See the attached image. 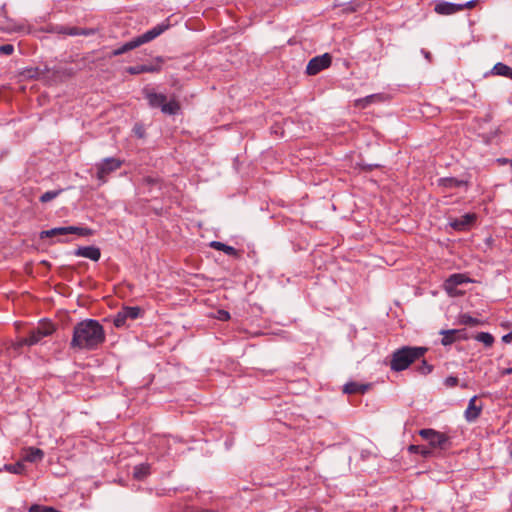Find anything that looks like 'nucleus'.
Masks as SVG:
<instances>
[{
    "instance_id": "obj_8",
    "label": "nucleus",
    "mask_w": 512,
    "mask_h": 512,
    "mask_svg": "<svg viewBox=\"0 0 512 512\" xmlns=\"http://www.w3.org/2000/svg\"><path fill=\"white\" fill-rule=\"evenodd\" d=\"M332 58L330 54L325 53L320 56L313 57L307 64L306 73L308 75H316L331 65Z\"/></svg>"
},
{
    "instance_id": "obj_4",
    "label": "nucleus",
    "mask_w": 512,
    "mask_h": 512,
    "mask_svg": "<svg viewBox=\"0 0 512 512\" xmlns=\"http://www.w3.org/2000/svg\"><path fill=\"white\" fill-rule=\"evenodd\" d=\"M54 326L51 323H41L38 327L31 330L29 335L24 338H20L16 343V348H20L24 345L32 346L38 344L44 337L49 336L53 333Z\"/></svg>"
},
{
    "instance_id": "obj_36",
    "label": "nucleus",
    "mask_w": 512,
    "mask_h": 512,
    "mask_svg": "<svg viewBox=\"0 0 512 512\" xmlns=\"http://www.w3.org/2000/svg\"><path fill=\"white\" fill-rule=\"evenodd\" d=\"M376 97H377V95H374V94L366 96L365 98L357 100V105H360L362 107H366L367 105L372 103L373 99L376 98Z\"/></svg>"
},
{
    "instance_id": "obj_10",
    "label": "nucleus",
    "mask_w": 512,
    "mask_h": 512,
    "mask_svg": "<svg viewBox=\"0 0 512 512\" xmlns=\"http://www.w3.org/2000/svg\"><path fill=\"white\" fill-rule=\"evenodd\" d=\"M476 218V214L466 213L459 218L451 219L450 226L457 231H465L472 226Z\"/></svg>"
},
{
    "instance_id": "obj_35",
    "label": "nucleus",
    "mask_w": 512,
    "mask_h": 512,
    "mask_svg": "<svg viewBox=\"0 0 512 512\" xmlns=\"http://www.w3.org/2000/svg\"><path fill=\"white\" fill-rule=\"evenodd\" d=\"M458 382H459L458 378L456 376H452V375L446 377L444 380V384L448 388H453V387L457 386Z\"/></svg>"
},
{
    "instance_id": "obj_45",
    "label": "nucleus",
    "mask_w": 512,
    "mask_h": 512,
    "mask_svg": "<svg viewBox=\"0 0 512 512\" xmlns=\"http://www.w3.org/2000/svg\"><path fill=\"white\" fill-rule=\"evenodd\" d=\"M461 387H462V388H466V387H467V384H466V383H463V384L461 385Z\"/></svg>"
},
{
    "instance_id": "obj_43",
    "label": "nucleus",
    "mask_w": 512,
    "mask_h": 512,
    "mask_svg": "<svg viewBox=\"0 0 512 512\" xmlns=\"http://www.w3.org/2000/svg\"><path fill=\"white\" fill-rule=\"evenodd\" d=\"M421 53L425 57V59H427L428 61H431L432 55L429 51H427L425 49H421Z\"/></svg>"
},
{
    "instance_id": "obj_20",
    "label": "nucleus",
    "mask_w": 512,
    "mask_h": 512,
    "mask_svg": "<svg viewBox=\"0 0 512 512\" xmlns=\"http://www.w3.org/2000/svg\"><path fill=\"white\" fill-rule=\"evenodd\" d=\"M490 74L503 76L512 80V68L502 62L496 63L491 69Z\"/></svg>"
},
{
    "instance_id": "obj_25",
    "label": "nucleus",
    "mask_w": 512,
    "mask_h": 512,
    "mask_svg": "<svg viewBox=\"0 0 512 512\" xmlns=\"http://www.w3.org/2000/svg\"><path fill=\"white\" fill-rule=\"evenodd\" d=\"M8 472L12 474H18L21 475L25 471V466L22 462H17L14 464H4L2 467H0V472Z\"/></svg>"
},
{
    "instance_id": "obj_29",
    "label": "nucleus",
    "mask_w": 512,
    "mask_h": 512,
    "mask_svg": "<svg viewBox=\"0 0 512 512\" xmlns=\"http://www.w3.org/2000/svg\"><path fill=\"white\" fill-rule=\"evenodd\" d=\"M408 451L411 453H418L425 458L430 457L432 455V451L426 446L422 445H410L408 447Z\"/></svg>"
},
{
    "instance_id": "obj_44",
    "label": "nucleus",
    "mask_w": 512,
    "mask_h": 512,
    "mask_svg": "<svg viewBox=\"0 0 512 512\" xmlns=\"http://www.w3.org/2000/svg\"><path fill=\"white\" fill-rule=\"evenodd\" d=\"M510 374H512V367H510V368H505V369H503V370L501 371V375H503V376H504V375H510Z\"/></svg>"
},
{
    "instance_id": "obj_22",
    "label": "nucleus",
    "mask_w": 512,
    "mask_h": 512,
    "mask_svg": "<svg viewBox=\"0 0 512 512\" xmlns=\"http://www.w3.org/2000/svg\"><path fill=\"white\" fill-rule=\"evenodd\" d=\"M151 473V467L148 463H141L133 468V477L136 480H144Z\"/></svg>"
},
{
    "instance_id": "obj_2",
    "label": "nucleus",
    "mask_w": 512,
    "mask_h": 512,
    "mask_svg": "<svg viewBox=\"0 0 512 512\" xmlns=\"http://www.w3.org/2000/svg\"><path fill=\"white\" fill-rule=\"evenodd\" d=\"M428 349L420 346H403L391 354L390 368L400 372L407 369L415 361L422 359Z\"/></svg>"
},
{
    "instance_id": "obj_38",
    "label": "nucleus",
    "mask_w": 512,
    "mask_h": 512,
    "mask_svg": "<svg viewBox=\"0 0 512 512\" xmlns=\"http://www.w3.org/2000/svg\"><path fill=\"white\" fill-rule=\"evenodd\" d=\"M43 73L42 70H40V68L36 67V68H31V69H28L27 70V75L31 78H38L40 77V75Z\"/></svg>"
},
{
    "instance_id": "obj_34",
    "label": "nucleus",
    "mask_w": 512,
    "mask_h": 512,
    "mask_svg": "<svg viewBox=\"0 0 512 512\" xmlns=\"http://www.w3.org/2000/svg\"><path fill=\"white\" fill-rule=\"evenodd\" d=\"M29 512H59V511L52 507L34 504L29 508Z\"/></svg>"
},
{
    "instance_id": "obj_19",
    "label": "nucleus",
    "mask_w": 512,
    "mask_h": 512,
    "mask_svg": "<svg viewBox=\"0 0 512 512\" xmlns=\"http://www.w3.org/2000/svg\"><path fill=\"white\" fill-rule=\"evenodd\" d=\"M44 452L35 447H29L25 450V453L23 455V460L31 463L39 462L43 459Z\"/></svg>"
},
{
    "instance_id": "obj_17",
    "label": "nucleus",
    "mask_w": 512,
    "mask_h": 512,
    "mask_svg": "<svg viewBox=\"0 0 512 512\" xmlns=\"http://www.w3.org/2000/svg\"><path fill=\"white\" fill-rule=\"evenodd\" d=\"M57 32L69 36H90L94 34L93 29L79 28V27H67L60 26L57 27Z\"/></svg>"
},
{
    "instance_id": "obj_15",
    "label": "nucleus",
    "mask_w": 512,
    "mask_h": 512,
    "mask_svg": "<svg viewBox=\"0 0 512 512\" xmlns=\"http://www.w3.org/2000/svg\"><path fill=\"white\" fill-rule=\"evenodd\" d=\"M434 11L440 15H452L462 11V6L452 2L439 1L435 4Z\"/></svg>"
},
{
    "instance_id": "obj_28",
    "label": "nucleus",
    "mask_w": 512,
    "mask_h": 512,
    "mask_svg": "<svg viewBox=\"0 0 512 512\" xmlns=\"http://www.w3.org/2000/svg\"><path fill=\"white\" fill-rule=\"evenodd\" d=\"M127 316V319L135 320L142 314V309L138 306H125L122 308Z\"/></svg>"
},
{
    "instance_id": "obj_11",
    "label": "nucleus",
    "mask_w": 512,
    "mask_h": 512,
    "mask_svg": "<svg viewBox=\"0 0 512 512\" xmlns=\"http://www.w3.org/2000/svg\"><path fill=\"white\" fill-rule=\"evenodd\" d=\"M167 28L168 25L166 24H158L152 29L143 33L142 35L135 37V40L138 43V45L141 46L142 44L148 43L156 37H158L159 35H161Z\"/></svg>"
},
{
    "instance_id": "obj_9",
    "label": "nucleus",
    "mask_w": 512,
    "mask_h": 512,
    "mask_svg": "<svg viewBox=\"0 0 512 512\" xmlns=\"http://www.w3.org/2000/svg\"><path fill=\"white\" fill-rule=\"evenodd\" d=\"M162 63H163V59L161 57H157L156 63L131 66V67H128L126 69V71L131 75H138L141 73H155V72H159L161 70Z\"/></svg>"
},
{
    "instance_id": "obj_32",
    "label": "nucleus",
    "mask_w": 512,
    "mask_h": 512,
    "mask_svg": "<svg viewBox=\"0 0 512 512\" xmlns=\"http://www.w3.org/2000/svg\"><path fill=\"white\" fill-rule=\"evenodd\" d=\"M416 370L421 375H428L433 371V366L429 364L425 359H422L421 363L416 366Z\"/></svg>"
},
{
    "instance_id": "obj_39",
    "label": "nucleus",
    "mask_w": 512,
    "mask_h": 512,
    "mask_svg": "<svg viewBox=\"0 0 512 512\" xmlns=\"http://www.w3.org/2000/svg\"><path fill=\"white\" fill-rule=\"evenodd\" d=\"M218 319L219 320H222V321H227L230 319V314L229 312L225 311V310H219L218 311Z\"/></svg>"
},
{
    "instance_id": "obj_18",
    "label": "nucleus",
    "mask_w": 512,
    "mask_h": 512,
    "mask_svg": "<svg viewBox=\"0 0 512 512\" xmlns=\"http://www.w3.org/2000/svg\"><path fill=\"white\" fill-rule=\"evenodd\" d=\"M462 330L459 329H450V330H441L440 334L443 336L441 339V344L443 346H449L453 344L456 340L461 338Z\"/></svg>"
},
{
    "instance_id": "obj_16",
    "label": "nucleus",
    "mask_w": 512,
    "mask_h": 512,
    "mask_svg": "<svg viewBox=\"0 0 512 512\" xmlns=\"http://www.w3.org/2000/svg\"><path fill=\"white\" fill-rule=\"evenodd\" d=\"M437 183H438V186L443 189H454V188H459L462 186H465V187L468 186L467 180H459L454 177L439 178Z\"/></svg>"
},
{
    "instance_id": "obj_26",
    "label": "nucleus",
    "mask_w": 512,
    "mask_h": 512,
    "mask_svg": "<svg viewBox=\"0 0 512 512\" xmlns=\"http://www.w3.org/2000/svg\"><path fill=\"white\" fill-rule=\"evenodd\" d=\"M139 47L138 43L136 42L135 38H133L132 40L126 42L125 44H123L122 46H120L119 48L113 50L112 52V55L113 56H118V55H122L132 49H135Z\"/></svg>"
},
{
    "instance_id": "obj_31",
    "label": "nucleus",
    "mask_w": 512,
    "mask_h": 512,
    "mask_svg": "<svg viewBox=\"0 0 512 512\" xmlns=\"http://www.w3.org/2000/svg\"><path fill=\"white\" fill-rule=\"evenodd\" d=\"M62 192H63V189L47 191L40 196L39 200L42 203L50 202V201L54 200L55 198H57Z\"/></svg>"
},
{
    "instance_id": "obj_1",
    "label": "nucleus",
    "mask_w": 512,
    "mask_h": 512,
    "mask_svg": "<svg viewBox=\"0 0 512 512\" xmlns=\"http://www.w3.org/2000/svg\"><path fill=\"white\" fill-rule=\"evenodd\" d=\"M105 339L104 327L97 320L85 319L74 326L70 348L93 351L102 345Z\"/></svg>"
},
{
    "instance_id": "obj_27",
    "label": "nucleus",
    "mask_w": 512,
    "mask_h": 512,
    "mask_svg": "<svg viewBox=\"0 0 512 512\" xmlns=\"http://www.w3.org/2000/svg\"><path fill=\"white\" fill-rule=\"evenodd\" d=\"M458 321L460 324L470 326V327H475V326H479L482 324L481 320L474 318L466 313L461 314L458 318Z\"/></svg>"
},
{
    "instance_id": "obj_7",
    "label": "nucleus",
    "mask_w": 512,
    "mask_h": 512,
    "mask_svg": "<svg viewBox=\"0 0 512 512\" xmlns=\"http://www.w3.org/2000/svg\"><path fill=\"white\" fill-rule=\"evenodd\" d=\"M471 282V279L462 273H455L450 275L444 282V289L450 296H458L463 292L458 290L457 287L464 283Z\"/></svg>"
},
{
    "instance_id": "obj_3",
    "label": "nucleus",
    "mask_w": 512,
    "mask_h": 512,
    "mask_svg": "<svg viewBox=\"0 0 512 512\" xmlns=\"http://www.w3.org/2000/svg\"><path fill=\"white\" fill-rule=\"evenodd\" d=\"M92 229L88 227H77V226H66V227H55L49 230H43L40 232V239L59 237L56 242L67 243L69 239L68 235L74 234L77 236H90L92 235Z\"/></svg>"
},
{
    "instance_id": "obj_23",
    "label": "nucleus",
    "mask_w": 512,
    "mask_h": 512,
    "mask_svg": "<svg viewBox=\"0 0 512 512\" xmlns=\"http://www.w3.org/2000/svg\"><path fill=\"white\" fill-rule=\"evenodd\" d=\"M367 385L359 384L356 382H349L343 386V392L346 394L365 393Z\"/></svg>"
},
{
    "instance_id": "obj_42",
    "label": "nucleus",
    "mask_w": 512,
    "mask_h": 512,
    "mask_svg": "<svg viewBox=\"0 0 512 512\" xmlns=\"http://www.w3.org/2000/svg\"><path fill=\"white\" fill-rule=\"evenodd\" d=\"M502 340H503V342H505V343H511V342H512V332H510V333H508V334L504 335V336L502 337Z\"/></svg>"
},
{
    "instance_id": "obj_21",
    "label": "nucleus",
    "mask_w": 512,
    "mask_h": 512,
    "mask_svg": "<svg viewBox=\"0 0 512 512\" xmlns=\"http://www.w3.org/2000/svg\"><path fill=\"white\" fill-rule=\"evenodd\" d=\"M210 246L212 248H214L215 250L223 251L228 256H233V257H238L239 256V252H238L237 249H235L234 247L229 246V245H227L225 243H222L220 241H212L210 243Z\"/></svg>"
},
{
    "instance_id": "obj_12",
    "label": "nucleus",
    "mask_w": 512,
    "mask_h": 512,
    "mask_svg": "<svg viewBox=\"0 0 512 512\" xmlns=\"http://www.w3.org/2000/svg\"><path fill=\"white\" fill-rule=\"evenodd\" d=\"M476 402H477V396L475 395L469 400L468 406L464 412L465 420L469 423L476 421L479 418V416L481 415L483 405L482 404L477 405Z\"/></svg>"
},
{
    "instance_id": "obj_6",
    "label": "nucleus",
    "mask_w": 512,
    "mask_h": 512,
    "mask_svg": "<svg viewBox=\"0 0 512 512\" xmlns=\"http://www.w3.org/2000/svg\"><path fill=\"white\" fill-rule=\"evenodd\" d=\"M419 435L426 440L432 448L447 450L451 446L449 436L434 429H421Z\"/></svg>"
},
{
    "instance_id": "obj_13",
    "label": "nucleus",
    "mask_w": 512,
    "mask_h": 512,
    "mask_svg": "<svg viewBox=\"0 0 512 512\" xmlns=\"http://www.w3.org/2000/svg\"><path fill=\"white\" fill-rule=\"evenodd\" d=\"M143 94H144V97L148 101V105L151 108H160L161 109L162 105L167 100L166 95H164L162 93H156L154 90L149 89V88H144Z\"/></svg>"
},
{
    "instance_id": "obj_24",
    "label": "nucleus",
    "mask_w": 512,
    "mask_h": 512,
    "mask_svg": "<svg viewBox=\"0 0 512 512\" xmlns=\"http://www.w3.org/2000/svg\"><path fill=\"white\" fill-rule=\"evenodd\" d=\"M180 105L175 99H171L169 102L165 101L161 107L162 113L166 115H175L179 112Z\"/></svg>"
},
{
    "instance_id": "obj_30",
    "label": "nucleus",
    "mask_w": 512,
    "mask_h": 512,
    "mask_svg": "<svg viewBox=\"0 0 512 512\" xmlns=\"http://www.w3.org/2000/svg\"><path fill=\"white\" fill-rule=\"evenodd\" d=\"M475 339L485 346L490 347L494 343V337L488 332H480L475 336Z\"/></svg>"
},
{
    "instance_id": "obj_41",
    "label": "nucleus",
    "mask_w": 512,
    "mask_h": 512,
    "mask_svg": "<svg viewBox=\"0 0 512 512\" xmlns=\"http://www.w3.org/2000/svg\"><path fill=\"white\" fill-rule=\"evenodd\" d=\"M459 5L462 6V10L466 8H472L474 6V0L468 1L466 3H461Z\"/></svg>"
},
{
    "instance_id": "obj_37",
    "label": "nucleus",
    "mask_w": 512,
    "mask_h": 512,
    "mask_svg": "<svg viewBox=\"0 0 512 512\" xmlns=\"http://www.w3.org/2000/svg\"><path fill=\"white\" fill-rule=\"evenodd\" d=\"M14 52V46L12 44H4L0 46V53L3 55H11Z\"/></svg>"
},
{
    "instance_id": "obj_5",
    "label": "nucleus",
    "mask_w": 512,
    "mask_h": 512,
    "mask_svg": "<svg viewBox=\"0 0 512 512\" xmlns=\"http://www.w3.org/2000/svg\"><path fill=\"white\" fill-rule=\"evenodd\" d=\"M122 163L120 159L115 157H107L99 163H96V178L99 181V185L105 184L108 180V176L118 170L122 166Z\"/></svg>"
},
{
    "instance_id": "obj_40",
    "label": "nucleus",
    "mask_w": 512,
    "mask_h": 512,
    "mask_svg": "<svg viewBox=\"0 0 512 512\" xmlns=\"http://www.w3.org/2000/svg\"><path fill=\"white\" fill-rule=\"evenodd\" d=\"M143 181L148 185H155L158 183V178L147 176L143 179Z\"/></svg>"
},
{
    "instance_id": "obj_14",
    "label": "nucleus",
    "mask_w": 512,
    "mask_h": 512,
    "mask_svg": "<svg viewBox=\"0 0 512 512\" xmlns=\"http://www.w3.org/2000/svg\"><path fill=\"white\" fill-rule=\"evenodd\" d=\"M73 254L78 257L88 258L92 261H98L101 257V251L96 246H80Z\"/></svg>"
},
{
    "instance_id": "obj_33",
    "label": "nucleus",
    "mask_w": 512,
    "mask_h": 512,
    "mask_svg": "<svg viewBox=\"0 0 512 512\" xmlns=\"http://www.w3.org/2000/svg\"><path fill=\"white\" fill-rule=\"evenodd\" d=\"M127 316L123 309H121L114 318V325L116 327H123L126 324Z\"/></svg>"
}]
</instances>
